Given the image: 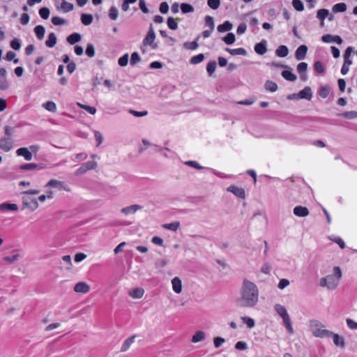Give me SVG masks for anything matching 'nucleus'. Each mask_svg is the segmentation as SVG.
Returning <instances> with one entry per match:
<instances>
[{
  "label": "nucleus",
  "instance_id": "nucleus-1",
  "mask_svg": "<svg viewBox=\"0 0 357 357\" xmlns=\"http://www.w3.org/2000/svg\"><path fill=\"white\" fill-rule=\"evenodd\" d=\"M259 300V290L257 285L245 279L241 289V296L237 299V303L243 307H252L255 306Z\"/></svg>",
  "mask_w": 357,
  "mask_h": 357
},
{
  "label": "nucleus",
  "instance_id": "nucleus-2",
  "mask_svg": "<svg viewBox=\"0 0 357 357\" xmlns=\"http://www.w3.org/2000/svg\"><path fill=\"white\" fill-rule=\"evenodd\" d=\"M310 327L314 336L320 338L328 337L331 331L325 329V326L317 320H311Z\"/></svg>",
  "mask_w": 357,
  "mask_h": 357
},
{
  "label": "nucleus",
  "instance_id": "nucleus-3",
  "mask_svg": "<svg viewBox=\"0 0 357 357\" xmlns=\"http://www.w3.org/2000/svg\"><path fill=\"white\" fill-rule=\"evenodd\" d=\"M22 209L29 208L33 211L38 207V203L35 197H32L28 195H24L22 197Z\"/></svg>",
  "mask_w": 357,
  "mask_h": 357
},
{
  "label": "nucleus",
  "instance_id": "nucleus-4",
  "mask_svg": "<svg viewBox=\"0 0 357 357\" xmlns=\"http://www.w3.org/2000/svg\"><path fill=\"white\" fill-rule=\"evenodd\" d=\"M155 38V33L154 32L153 24H151L149 31L143 40V45L144 46L146 45H150L153 50H155L158 47V45L157 43H154Z\"/></svg>",
  "mask_w": 357,
  "mask_h": 357
},
{
  "label": "nucleus",
  "instance_id": "nucleus-5",
  "mask_svg": "<svg viewBox=\"0 0 357 357\" xmlns=\"http://www.w3.org/2000/svg\"><path fill=\"white\" fill-rule=\"evenodd\" d=\"M45 187L56 188L60 190H64L66 192H70L71 190L69 187L66 186L63 181H58L55 178L50 179L45 185Z\"/></svg>",
  "mask_w": 357,
  "mask_h": 357
},
{
  "label": "nucleus",
  "instance_id": "nucleus-6",
  "mask_svg": "<svg viewBox=\"0 0 357 357\" xmlns=\"http://www.w3.org/2000/svg\"><path fill=\"white\" fill-rule=\"evenodd\" d=\"M321 40L326 43H336L338 45H341L343 43V40L340 36H333L329 33L324 35L321 37Z\"/></svg>",
  "mask_w": 357,
  "mask_h": 357
},
{
  "label": "nucleus",
  "instance_id": "nucleus-7",
  "mask_svg": "<svg viewBox=\"0 0 357 357\" xmlns=\"http://www.w3.org/2000/svg\"><path fill=\"white\" fill-rule=\"evenodd\" d=\"M11 137H2L0 139V149L5 152H8L13 148Z\"/></svg>",
  "mask_w": 357,
  "mask_h": 357
},
{
  "label": "nucleus",
  "instance_id": "nucleus-8",
  "mask_svg": "<svg viewBox=\"0 0 357 357\" xmlns=\"http://www.w3.org/2000/svg\"><path fill=\"white\" fill-rule=\"evenodd\" d=\"M227 191L233 193L235 196H236L238 198L245 199V190L243 188L231 185L228 187Z\"/></svg>",
  "mask_w": 357,
  "mask_h": 357
},
{
  "label": "nucleus",
  "instance_id": "nucleus-9",
  "mask_svg": "<svg viewBox=\"0 0 357 357\" xmlns=\"http://www.w3.org/2000/svg\"><path fill=\"white\" fill-rule=\"evenodd\" d=\"M308 48L305 45H300L295 52V57L298 61L303 60L307 52Z\"/></svg>",
  "mask_w": 357,
  "mask_h": 357
},
{
  "label": "nucleus",
  "instance_id": "nucleus-10",
  "mask_svg": "<svg viewBox=\"0 0 357 357\" xmlns=\"http://www.w3.org/2000/svg\"><path fill=\"white\" fill-rule=\"evenodd\" d=\"M267 42L266 40H262L261 42L255 44L254 50L255 52L259 55H264L267 52Z\"/></svg>",
  "mask_w": 357,
  "mask_h": 357
},
{
  "label": "nucleus",
  "instance_id": "nucleus-11",
  "mask_svg": "<svg viewBox=\"0 0 357 357\" xmlns=\"http://www.w3.org/2000/svg\"><path fill=\"white\" fill-rule=\"evenodd\" d=\"M312 97V89L310 86H305L298 93V98L310 100Z\"/></svg>",
  "mask_w": 357,
  "mask_h": 357
},
{
  "label": "nucleus",
  "instance_id": "nucleus-12",
  "mask_svg": "<svg viewBox=\"0 0 357 357\" xmlns=\"http://www.w3.org/2000/svg\"><path fill=\"white\" fill-rule=\"evenodd\" d=\"M16 153L18 156L23 157L26 160H31L33 158L31 152L26 147H22L16 151Z\"/></svg>",
  "mask_w": 357,
  "mask_h": 357
},
{
  "label": "nucleus",
  "instance_id": "nucleus-13",
  "mask_svg": "<svg viewBox=\"0 0 357 357\" xmlns=\"http://www.w3.org/2000/svg\"><path fill=\"white\" fill-rule=\"evenodd\" d=\"M328 337H332L333 342L336 346L340 347L341 348L345 347L346 343L344 338L340 336L338 334L334 333L333 332L331 331V335H328Z\"/></svg>",
  "mask_w": 357,
  "mask_h": 357
},
{
  "label": "nucleus",
  "instance_id": "nucleus-14",
  "mask_svg": "<svg viewBox=\"0 0 357 357\" xmlns=\"http://www.w3.org/2000/svg\"><path fill=\"white\" fill-rule=\"evenodd\" d=\"M90 290V287L84 282H79L74 287L76 293L86 294Z\"/></svg>",
  "mask_w": 357,
  "mask_h": 357
},
{
  "label": "nucleus",
  "instance_id": "nucleus-15",
  "mask_svg": "<svg viewBox=\"0 0 357 357\" xmlns=\"http://www.w3.org/2000/svg\"><path fill=\"white\" fill-rule=\"evenodd\" d=\"M309 210L305 206H297L294 208V213L295 215L301 218L306 217L309 215Z\"/></svg>",
  "mask_w": 357,
  "mask_h": 357
},
{
  "label": "nucleus",
  "instance_id": "nucleus-16",
  "mask_svg": "<svg viewBox=\"0 0 357 357\" xmlns=\"http://www.w3.org/2000/svg\"><path fill=\"white\" fill-rule=\"evenodd\" d=\"M328 15V10L326 8H321L317 12V18L320 21V26H324V21Z\"/></svg>",
  "mask_w": 357,
  "mask_h": 357
},
{
  "label": "nucleus",
  "instance_id": "nucleus-17",
  "mask_svg": "<svg viewBox=\"0 0 357 357\" xmlns=\"http://www.w3.org/2000/svg\"><path fill=\"white\" fill-rule=\"evenodd\" d=\"M172 289L176 294L182 291V282L178 277H175L172 280Z\"/></svg>",
  "mask_w": 357,
  "mask_h": 357
},
{
  "label": "nucleus",
  "instance_id": "nucleus-18",
  "mask_svg": "<svg viewBox=\"0 0 357 357\" xmlns=\"http://www.w3.org/2000/svg\"><path fill=\"white\" fill-rule=\"evenodd\" d=\"M328 285L327 287L329 289H334L339 284V280L335 275H327Z\"/></svg>",
  "mask_w": 357,
  "mask_h": 357
},
{
  "label": "nucleus",
  "instance_id": "nucleus-19",
  "mask_svg": "<svg viewBox=\"0 0 357 357\" xmlns=\"http://www.w3.org/2000/svg\"><path fill=\"white\" fill-rule=\"evenodd\" d=\"M232 28L233 24L229 20H227L222 24H219L217 27V30L218 32L223 33L231 30Z\"/></svg>",
  "mask_w": 357,
  "mask_h": 357
},
{
  "label": "nucleus",
  "instance_id": "nucleus-20",
  "mask_svg": "<svg viewBox=\"0 0 357 357\" xmlns=\"http://www.w3.org/2000/svg\"><path fill=\"white\" fill-rule=\"evenodd\" d=\"M354 52V48L349 46L347 47L344 53V63L347 64H352V61L350 59L351 54Z\"/></svg>",
  "mask_w": 357,
  "mask_h": 357
},
{
  "label": "nucleus",
  "instance_id": "nucleus-21",
  "mask_svg": "<svg viewBox=\"0 0 357 357\" xmlns=\"http://www.w3.org/2000/svg\"><path fill=\"white\" fill-rule=\"evenodd\" d=\"M289 49L286 45H280L275 51V54L278 56L283 58L289 54Z\"/></svg>",
  "mask_w": 357,
  "mask_h": 357
},
{
  "label": "nucleus",
  "instance_id": "nucleus-22",
  "mask_svg": "<svg viewBox=\"0 0 357 357\" xmlns=\"http://www.w3.org/2000/svg\"><path fill=\"white\" fill-rule=\"evenodd\" d=\"M225 51H227L231 55L245 56L247 54V51L245 50V49H244L243 47H239V48H236V49H230L229 47H226Z\"/></svg>",
  "mask_w": 357,
  "mask_h": 357
},
{
  "label": "nucleus",
  "instance_id": "nucleus-23",
  "mask_svg": "<svg viewBox=\"0 0 357 357\" xmlns=\"http://www.w3.org/2000/svg\"><path fill=\"white\" fill-rule=\"evenodd\" d=\"M133 343H134V335H132V336H130L128 338H127L123 342L120 351L121 352H125V351H128Z\"/></svg>",
  "mask_w": 357,
  "mask_h": 357
},
{
  "label": "nucleus",
  "instance_id": "nucleus-24",
  "mask_svg": "<svg viewBox=\"0 0 357 357\" xmlns=\"http://www.w3.org/2000/svg\"><path fill=\"white\" fill-rule=\"evenodd\" d=\"M282 77L287 81L294 82L297 77L290 70H284L281 73Z\"/></svg>",
  "mask_w": 357,
  "mask_h": 357
},
{
  "label": "nucleus",
  "instance_id": "nucleus-25",
  "mask_svg": "<svg viewBox=\"0 0 357 357\" xmlns=\"http://www.w3.org/2000/svg\"><path fill=\"white\" fill-rule=\"evenodd\" d=\"M282 319L285 328H287V331L290 334H293L294 333V329H293V327H292V325H291V319L289 317V315L287 314V315L284 316V317H282Z\"/></svg>",
  "mask_w": 357,
  "mask_h": 357
},
{
  "label": "nucleus",
  "instance_id": "nucleus-26",
  "mask_svg": "<svg viewBox=\"0 0 357 357\" xmlns=\"http://www.w3.org/2000/svg\"><path fill=\"white\" fill-rule=\"evenodd\" d=\"M82 39L81 35L78 33H73L68 36L67 41L70 45L79 42Z\"/></svg>",
  "mask_w": 357,
  "mask_h": 357
},
{
  "label": "nucleus",
  "instance_id": "nucleus-27",
  "mask_svg": "<svg viewBox=\"0 0 357 357\" xmlns=\"http://www.w3.org/2000/svg\"><path fill=\"white\" fill-rule=\"evenodd\" d=\"M264 89L267 91L275 92L278 90V86L275 82L271 80H267L264 84Z\"/></svg>",
  "mask_w": 357,
  "mask_h": 357
},
{
  "label": "nucleus",
  "instance_id": "nucleus-28",
  "mask_svg": "<svg viewBox=\"0 0 357 357\" xmlns=\"http://www.w3.org/2000/svg\"><path fill=\"white\" fill-rule=\"evenodd\" d=\"M18 206L16 204L3 203L0 204V211H17Z\"/></svg>",
  "mask_w": 357,
  "mask_h": 357
},
{
  "label": "nucleus",
  "instance_id": "nucleus-29",
  "mask_svg": "<svg viewBox=\"0 0 357 357\" xmlns=\"http://www.w3.org/2000/svg\"><path fill=\"white\" fill-rule=\"evenodd\" d=\"M205 333L202 331H197L192 336L191 341L193 343H197L200 341H202L205 339Z\"/></svg>",
  "mask_w": 357,
  "mask_h": 357
},
{
  "label": "nucleus",
  "instance_id": "nucleus-30",
  "mask_svg": "<svg viewBox=\"0 0 357 357\" xmlns=\"http://www.w3.org/2000/svg\"><path fill=\"white\" fill-rule=\"evenodd\" d=\"M222 40L225 44L231 45L235 43L236 36L234 33L229 32L225 37H223Z\"/></svg>",
  "mask_w": 357,
  "mask_h": 357
},
{
  "label": "nucleus",
  "instance_id": "nucleus-31",
  "mask_svg": "<svg viewBox=\"0 0 357 357\" xmlns=\"http://www.w3.org/2000/svg\"><path fill=\"white\" fill-rule=\"evenodd\" d=\"M162 228L176 231L180 227L178 221H174L171 223H165L162 225Z\"/></svg>",
  "mask_w": 357,
  "mask_h": 357
},
{
  "label": "nucleus",
  "instance_id": "nucleus-32",
  "mask_svg": "<svg viewBox=\"0 0 357 357\" xmlns=\"http://www.w3.org/2000/svg\"><path fill=\"white\" fill-rule=\"evenodd\" d=\"M34 32L36 35V37L38 40H42L44 38L45 33V29L42 25H37L34 28Z\"/></svg>",
  "mask_w": 357,
  "mask_h": 357
},
{
  "label": "nucleus",
  "instance_id": "nucleus-33",
  "mask_svg": "<svg viewBox=\"0 0 357 357\" xmlns=\"http://www.w3.org/2000/svg\"><path fill=\"white\" fill-rule=\"evenodd\" d=\"M347 6L345 3H338L335 4L332 10L333 13H344L347 10Z\"/></svg>",
  "mask_w": 357,
  "mask_h": 357
},
{
  "label": "nucleus",
  "instance_id": "nucleus-34",
  "mask_svg": "<svg viewBox=\"0 0 357 357\" xmlns=\"http://www.w3.org/2000/svg\"><path fill=\"white\" fill-rule=\"evenodd\" d=\"M60 8L64 12L68 13L73 10L74 6L73 3L66 1V0H62L60 6Z\"/></svg>",
  "mask_w": 357,
  "mask_h": 357
},
{
  "label": "nucleus",
  "instance_id": "nucleus-35",
  "mask_svg": "<svg viewBox=\"0 0 357 357\" xmlns=\"http://www.w3.org/2000/svg\"><path fill=\"white\" fill-rule=\"evenodd\" d=\"M56 43V36L54 33H50L48 36L47 40L45 41V45L48 47H53Z\"/></svg>",
  "mask_w": 357,
  "mask_h": 357
},
{
  "label": "nucleus",
  "instance_id": "nucleus-36",
  "mask_svg": "<svg viewBox=\"0 0 357 357\" xmlns=\"http://www.w3.org/2000/svg\"><path fill=\"white\" fill-rule=\"evenodd\" d=\"M216 67H217V63L215 60H211L207 63L206 70H207L208 75L211 76L214 73V72L216 69Z\"/></svg>",
  "mask_w": 357,
  "mask_h": 357
},
{
  "label": "nucleus",
  "instance_id": "nucleus-37",
  "mask_svg": "<svg viewBox=\"0 0 357 357\" xmlns=\"http://www.w3.org/2000/svg\"><path fill=\"white\" fill-rule=\"evenodd\" d=\"M181 10L183 14H187L194 12V7L188 3H182L181 4Z\"/></svg>",
  "mask_w": 357,
  "mask_h": 357
},
{
  "label": "nucleus",
  "instance_id": "nucleus-38",
  "mask_svg": "<svg viewBox=\"0 0 357 357\" xmlns=\"http://www.w3.org/2000/svg\"><path fill=\"white\" fill-rule=\"evenodd\" d=\"M81 21L84 25L88 26L92 23L93 16L91 14L83 13L81 15Z\"/></svg>",
  "mask_w": 357,
  "mask_h": 357
},
{
  "label": "nucleus",
  "instance_id": "nucleus-39",
  "mask_svg": "<svg viewBox=\"0 0 357 357\" xmlns=\"http://www.w3.org/2000/svg\"><path fill=\"white\" fill-rule=\"evenodd\" d=\"M274 309L281 317H284V316L289 314L286 308L280 304H275L274 305Z\"/></svg>",
  "mask_w": 357,
  "mask_h": 357
},
{
  "label": "nucleus",
  "instance_id": "nucleus-40",
  "mask_svg": "<svg viewBox=\"0 0 357 357\" xmlns=\"http://www.w3.org/2000/svg\"><path fill=\"white\" fill-rule=\"evenodd\" d=\"M204 59V54L202 53H200L199 54H197L195 56H193L191 57L190 60V63L193 65L198 64L201 63Z\"/></svg>",
  "mask_w": 357,
  "mask_h": 357
},
{
  "label": "nucleus",
  "instance_id": "nucleus-41",
  "mask_svg": "<svg viewBox=\"0 0 357 357\" xmlns=\"http://www.w3.org/2000/svg\"><path fill=\"white\" fill-rule=\"evenodd\" d=\"M330 93V87L328 86H323L320 87L318 91V94L320 97L326 98L328 97Z\"/></svg>",
  "mask_w": 357,
  "mask_h": 357
},
{
  "label": "nucleus",
  "instance_id": "nucleus-42",
  "mask_svg": "<svg viewBox=\"0 0 357 357\" xmlns=\"http://www.w3.org/2000/svg\"><path fill=\"white\" fill-rule=\"evenodd\" d=\"M198 39H199V37H197V39L192 42L184 43L183 47L187 50H196L199 46V45L197 42Z\"/></svg>",
  "mask_w": 357,
  "mask_h": 357
},
{
  "label": "nucleus",
  "instance_id": "nucleus-43",
  "mask_svg": "<svg viewBox=\"0 0 357 357\" xmlns=\"http://www.w3.org/2000/svg\"><path fill=\"white\" fill-rule=\"evenodd\" d=\"M167 24L171 30H176L178 28V23L173 17H169L167 20Z\"/></svg>",
  "mask_w": 357,
  "mask_h": 357
},
{
  "label": "nucleus",
  "instance_id": "nucleus-44",
  "mask_svg": "<svg viewBox=\"0 0 357 357\" xmlns=\"http://www.w3.org/2000/svg\"><path fill=\"white\" fill-rule=\"evenodd\" d=\"M292 6L297 11L301 12L304 10V5L301 0H293Z\"/></svg>",
  "mask_w": 357,
  "mask_h": 357
},
{
  "label": "nucleus",
  "instance_id": "nucleus-45",
  "mask_svg": "<svg viewBox=\"0 0 357 357\" xmlns=\"http://www.w3.org/2000/svg\"><path fill=\"white\" fill-rule=\"evenodd\" d=\"M77 105L80 108L86 110V112H88L91 114H95L96 112V109L94 107L89 106V105H84V104H82V103H79V102L77 103Z\"/></svg>",
  "mask_w": 357,
  "mask_h": 357
},
{
  "label": "nucleus",
  "instance_id": "nucleus-46",
  "mask_svg": "<svg viewBox=\"0 0 357 357\" xmlns=\"http://www.w3.org/2000/svg\"><path fill=\"white\" fill-rule=\"evenodd\" d=\"M43 107L50 112H55L56 105L53 101H47L43 105Z\"/></svg>",
  "mask_w": 357,
  "mask_h": 357
},
{
  "label": "nucleus",
  "instance_id": "nucleus-47",
  "mask_svg": "<svg viewBox=\"0 0 357 357\" xmlns=\"http://www.w3.org/2000/svg\"><path fill=\"white\" fill-rule=\"evenodd\" d=\"M241 319L243 322L249 328H253L255 325V320L250 317H242Z\"/></svg>",
  "mask_w": 357,
  "mask_h": 357
},
{
  "label": "nucleus",
  "instance_id": "nucleus-48",
  "mask_svg": "<svg viewBox=\"0 0 357 357\" xmlns=\"http://www.w3.org/2000/svg\"><path fill=\"white\" fill-rule=\"evenodd\" d=\"M50 9L47 7H43L39 10V15L44 20H47L50 17Z\"/></svg>",
  "mask_w": 357,
  "mask_h": 357
},
{
  "label": "nucleus",
  "instance_id": "nucleus-49",
  "mask_svg": "<svg viewBox=\"0 0 357 357\" xmlns=\"http://www.w3.org/2000/svg\"><path fill=\"white\" fill-rule=\"evenodd\" d=\"M205 25L208 26L210 29L214 30L215 23L213 17L209 15L205 17Z\"/></svg>",
  "mask_w": 357,
  "mask_h": 357
},
{
  "label": "nucleus",
  "instance_id": "nucleus-50",
  "mask_svg": "<svg viewBox=\"0 0 357 357\" xmlns=\"http://www.w3.org/2000/svg\"><path fill=\"white\" fill-rule=\"evenodd\" d=\"M314 68L319 73H323L325 71L324 66L321 61H316L314 62Z\"/></svg>",
  "mask_w": 357,
  "mask_h": 357
},
{
  "label": "nucleus",
  "instance_id": "nucleus-51",
  "mask_svg": "<svg viewBox=\"0 0 357 357\" xmlns=\"http://www.w3.org/2000/svg\"><path fill=\"white\" fill-rule=\"evenodd\" d=\"M208 6L213 10H217L220 5V0H207Z\"/></svg>",
  "mask_w": 357,
  "mask_h": 357
},
{
  "label": "nucleus",
  "instance_id": "nucleus-52",
  "mask_svg": "<svg viewBox=\"0 0 357 357\" xmlns=\"http://www.w3.org/2000/svg\"><path fill=\"white\" fill-rule=\"evenodd\" d=\"M185 165L193 168H195L197 169H205L204 167L201 166L197 162L194 160H188L185 162Z\"/></svg>",
  "mask_w": 357,
  "mask_h": 357
},
{
  "label": "nucleus",
  "instance_id": "nucleus-53",
  "mask_svg": "<svg viewBox=\"0 0 357 357\" xmlns=\"http://www.w3.org/2000/svg\"><path fill=\"white\" fill-rule=\"evenodd\" d=\"M15 56L16 54L15 52L9 51L6 54V59L8 61H13L14 63H17L19 62V59L15 58Z\"/></svg>",
  "mask_w": 357,
  "mask_h": 357
},
{
  "label": "nucleus",
  "instance_id": "nucleus-54",
  "mask_svg": "<svg viewBox=\"0 0 357 357\" xmlns=\"http://www.w3.org/2000/svg\"><path fill=\"white\" fill-rule=\"evenodd\" d=\"M52 22L55 26L62 25L66 23V20L64 19L55 16L52 18Z\"/></svg>",
  "mask_w": 357,
  "mask_h": 357
},
{
  "label": "nucleus",
  "instance_id": "nucleus-55",
  "mask_svg": "<svg viewBox=\"0 0 357 357\" xmlns=\"http://www.w3.org/2000/svg\"><path fill=\"white\" fill-rule=\"evenodd\" d=\"M341 116L347 119H352L357 117V112H356V111L345 112L341 114Z\"/></svg>",
  "mask_w": 357,
  "mask_h": 357
},
{
  "label": "nucleus",
  "instance_id": "nucleus-56",
  "mask_svg": "<svg viewBox=\"0 0 357 357\" xmlns=\"http://www.w3.org/2000/svg\"><path fill=\"white\" fill-rule=\"evenodd\" d=\"M86 54L89 57H93L95 55V50L94 47L91 43H89L86 46Z\"/></svg>",
  "mask_w": 357,
  "mask_h": 357
},
{
  "label": "nucleus",
  "instance_id": "nucleus-57",
  "mask_svg": "<svg viewBox=\"0 0 357 357\" xmlns=\"http://www.w3.org/2000/svg\"><path fill=\"white\" fill-rule=\"evenodd\" d=\"M109 16L111 20H115L117 19L118 17V10L114 7L112 6L110 8L109 10Z\"/></svg>",
  "mask_w": 357,
  "mask_h": 357
},
{
  "label": "nucleus",
  "instance_id": "nucleus-58",
  "mask_svg": "<svg viewBox=\"0 0 357 357\" xmlns=\"http://www.w3.org/2000/svg\"><path fill=\"white\" fill-rule=\"evenodd\" d=\"M308 65L305 62L299 63L297 66V70L299 73H306Z\"/></svg>",
  "mask_w": 357,
  "mask_h": 357
},
{
  "label": "nucleus",
  "instance_id": "nucleus-59",
  "mask_svg": "<svg viewBox=\"0 0 357 357\" xmlns=\"http://www.w3.org/2000/svg\"><path fill=\"white\" fill-rule=\"evenodd\" d=\"M225 342V339L221 337H215L213 338V344L215 348H219Z\"/></svg>",
  "mask_w": 357,
  "mask_h": 357
},
{
  "label": "nucleus",
  "instance_id": "nucleus-60",
  "mask_svg": "<svg viewBox=\"0 0 357 357\" xmlns=\"http://www.w3.org/2000/svg\"><path fill=\"white\" fill-rule=\"evenodd\" d=\"M234 347L237 350L243 351L248 348V344L245 342L238 341L236 343Z\"/></svg>",
  "mask_w": 357,
  "mask_h": 357
},
{
  "label": "nucleus",
  "instance_id": "nucleus-61",
  "mask_svg": "<svg viewBox=\"0 0 357 357\" xmlns=\"http://www.w3.org/2000/svg\"><path fill=\"white\" fill-rule=\"evenodd\" d=\"M159 10L162 14H166L169 11V5L167 2L164 1L160 4Z\"/></svg>",
  "mask_w": 357,
  "mask_h": 357
},
{
  "label": "nucleus",
  "instance_id": "nucleus-62",
  "mask_svg": "<svg viewBox=\"0 0 357 357\" xmlns=\"http://www.w3.org/2000/svg\"><path fill=\"white\" fill-rule=\"evenodd\" d=\"M247 29V25L245 22H241L238 24L236 30L238 35H241L245 32Z\"/></svg>",
  "mask_w": 357,
  "mask_h": 357
},
{
  "label": "nucleus",
  "instance_id": "nucleus-63",
  "mask_svg": "<svg viewBox=\"0 0 357 357\" xmlns=\"http://www.w3.org/2000/svg\"><path fill=\"white\" fill-rule=\"evenodd\" d=\"M128 62V54H126L119 59L118 63L121 66H126Z\"/></svg>",
  "mask_w": 357,
  "mask_h": 357
},
{
  "label": "nucleus",
  "instance_id": "nucleus-64",
  "mask_svg": "<svg viewBox=\"0 0 357 357\" xmlns=\"http://www.w3.org/2000/svg\"><path fill=\"white\" fill-rule=\"evenodd\" d=\"M10 47L15 50H20L21 47L20 40L18 38H14L10 42Z\"/></svg>",
  "mask_w": 357,
  "mask_h": 357
}]
</instances>
